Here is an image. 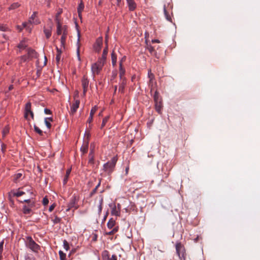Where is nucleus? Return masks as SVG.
<instances>
[{"instance_id":"nucleus-10","label":"nucleus","mask_w":260,"mask_h":260,"mask_svg":"<svg viewBox=\"0 0 260 260\" xmlns=\"http://www.w3.org/2000/svg\"><path fill=\"white\" fill-rule=\"evenodd\" d=\"M80 102L79 100H76L75 102L73 103L71 107V110L70 111V114L71 115H74L76 112L77 109L79 107Z\"/></svg>"},{"instance_id":"nucleus-27","label":"nucleus","mask_w":260,"mask_h":260,"mask_svg":"<svg viewBox=\"0 0 260 260\" xmlns=\"http://www.w3.org/2000/svg\"><path fill=\"white\" fill-rule=\"evenodd\" d=\"M164 11L165 16V17H166V19L168 21H170L171 22H172V18H171V16L167 11L165 7L164 8Z\"/></svg>"},{"instance_id":"nucleus-41","label":"nucleus","mask_w":260,"mask_h":260,"mask_svg":"<svg viewBox=\"0 0 260 260\" xmlns=\"http://www.w3.org/2000/svg\"><path fill=\"white\" fill-rule=\"evenodd\" d=\"M35 131L39 134L40 136L43 135V132L37 126L34 125Z\"/></svg>"},{"instance_id":"nucleus-25","label":"nucleus","mask_w":260,"mask_h":260,"mask_svg":"<svg viewBox=\"0 0 260 260\" xmlns=\"http://www.w3.org/2000/svg\"><path fill=\"white\" fill-rule=\"evenodd\" d=\"M115 224V220L113 218H111L107 223V226L109 229H112Z\"/></svg>"},{"instance_id":"nucleus-1","label":"nucleus","mask_w":260,"mask_h":260,"mask_svg":"<svg viewBox=\"0 0 260 260\" xmlns=\"http://www.w3.org/2000/svg\"><path fill=\"white\" fill-rule=\"evenodd\" d=\"M24 243L25 246L34 252L37 253L40 248V246L30 236L25 237Z\"/></svg>"},{"instance_id":"nucleus-11","label":"nucleus","mask_w":260,"mask_h":260,"mask_svg":"<svg viewBox=\"0 0 260 260\" xmlns=\"http://www.w3.org/2000/svg\"><path fill=\"white\" fill-rule=\"evenodd\" d=\"M103 45V39L102 38H99L94 45V50L95 52H99Z\"/></svg>"},{"instance_id":"nucleus-5","label":"nucleus","mask_w":260,"mask_h":260,"mask_svg":"<svg viewBox=\"0 0 260 260\" xmlns=\"http://www.w3.org/2000/svg\"><path fill=\"white\" fill-rule=\"evenodd\" d=\"M105 63L106 62L98 59L97 62L92 64L91 66V71L92 74L93 75L99 74Z\"/></svg>"},{"instance_id":"nucleus-58","label":"nucleus","mask_w":260,"mask_h":260,"mask_svg":"<svg viewBox=\"0 0 260 260\" xmlns=\"http://www.w3.org/2000/svg\"><path fill=\"white\" fill-rule=\"evenodd\" d=\"M17 28L19 31H21L23 28H25L24 27H23V25L22 27L19 25H17Z\"/></svg>"},{"instance_id":"nucleus-15","label":"nucleus","mask_w":260,"mask_h":260,"mask_svg":"<svg viewBox=\"0 0 260 260\" xmlns=\"http://www.w3.org/2000/svg\"><path fill=\"white\" fill-rule=\"evenodd\" d=\"M68 31L63 29V34L62 35L60 38L61 46L64 48L66 41L67 37Z\"/></svg>"},{"instance_id":"nucleus-45","label":"nucleus","mask_w":260,"mask_h":260,"mask_svg":"<svg viewBox=\"0 0 260 260\" xmlns=\"http://www.w3.org/2000/svg\"><path fill=\"white\" fill-rule=\"evenodd\" d=\"M97 107L96 106H94V107H93L91 111H90V115L91 116H93L94 113L96 112V110H97Z\"/></svg>"},{"instance_id":"nucleus-22","label":"nucleus","mask_w":260,"mask_h":260,"mask_svg":"<svg viewBox=\"0 0 260 260\" xmlns=\"http://www.w3.org/2000/svg\"><path fill=\"white\" fill-rule=\"evenodd\" d=\"M125 71L124 68L122 67V65L121 64V62L119 63V76L121 79H123V78H125L124 77L125 75Z\"/></svg>"},{"instance_id":"nucleus-36","label":"nucleus","mask_w":260,"mask_h":260,"mask_svg":"<svg viewBox=\"0 0 260 260\" xmlns=\"http://www.w3.org/2000/svg\"><path fill=\"white\" fill-rule=\"evenodd\" d=\"M84 8V5L82 1L81 2L80 4L79 5L78 8H77V11L78 12H82Z\"/></svg>"},{"instance_id":"nucleus-60","label":"nucleus","mask_w":260,"mask_h":260,"mask_svg":"<svg viewBox=\"0 0 260 260\" xmlns=\"http://www.w3.org/2000/svg\"><path fill=\"white\" fill-rule=\"evenodd\" d=\"M125 59H126V57H125V56H123V57L121 58V59L120 60V62H121V64H122V62H123V61H124L125 60Z\"/></svg>"},{"instance_id":"nucleus-8","label":"nucleus","mask_w":260,"mask_h":260,"mask_svg":"<svg viewBox=\"0 0 260 260\" xmlns=\"http://www.w3.org/2000/svg\"><path fill=\"white\" fill-rule=\"evenodd\" d=\"M82 86L83 88V94L85 96L88 89L89 81L85 76H84L82 79Z\"/></svg>"},{"instance_id":"nucleus-49","label":"nucleus","mask_w":260,"mask_h":260,"mask_svg":"<svg viewBox=\"0 0 260 260\" xmlns=\"http://www.w3.org/2000/svg\"><path fill=\"white\" fill-rule=\"evenodd\" d=\"M89 162L91 164L93 163V156L91 152H90L89 154Z\"/></svg>"},{"instance_id":"nucleus-13","label":"nucleus","mask_w":260,"mask_h":260,"mask_svg":"<svg viewBox=\"0 0 260 260\" xmlns=\"http://www.w3.org/2000/svg\"><path fill=\"white\" fill-rule=\"evenodd\" d=\"M27 57L29 59H32L34 58H37L38 57V53L36 51L31 48H29L27 50Z\"/></svg>"},{"instance_id":"nucleus-50","label":"nucleus","mask_w":260,"mask_h":260,"mask_svg":"<svg viewBox=\"0 0 260 260\" xmlns=\"http://www.w3.org/2000/svg\"><path fill=\"white\" fill-rule=\"evenodd\" d=\"M45 123L46 126L48 128H50V127L51 126V124L50 122L49 121H48V118L45 119Z\"/></svg>"},{"instance_id":"nucleus-3","label":"nucleus","mask_w":260,"mask_h":260,"mask_svg":"<svg viewBox=\"0 0 260 260\" xmlns=\"http://www.w3.org/2000/svg\"><path fill=\"white\" fill-rule=\"evenodd\" d=\"M117 161L116 157H113L110 161L105 164L104 165V170L108 174H111L114 170L115 165Z\"/></svg>"},{"instance_id":"nucleus-48","label":"nucleus","mask_w":260,"mask_h":260,"mask_svg":"<svg viewBox=\"0 0 260 260\" xmlns=\"http://www.w3.org/2000/svg\"><path fill=\"white\" fill-rule=\"evenodd\" d=\"M25 191L28 193H29L30 196H34V193L32 191V187L29 186L27 189H25Z\"/></svg>"},{"instance_id":"nucleus-53","label":"nucleus","mask_w":260,"mask_h":260,"mask_svg":"<svg viewBox=\"0 0 260 260\" xmlns=\"http://www.w3.org/2000/svg\"><path fill=\"white\" fill-rule=\"evenodd\" d=\"M148 77L150 79V82H152V80L154 78V75L153 74L151 73L150 72L148 73Z\"/></svg>"},{"instance_id":"nucleus-16","label":"nucleus","mask_w":260,"mask_h":260,"mask_svg":"<svg viewBox=\"0 0 260 260\" xmlns=\"http://www.w3.org/2000/svg\"><path fill=\"white\" fill-rule=\"evenodd\" d=\"M80 32L79 31H78V40H77V55L78 59L79 61L81 60V58H80Z\"/></svg>"},{"instance_id":"nucleus-43","label":"nucleus","mask_w":260,"mask_h":260,"mask_svg":"<svg viewBox=\"0 0 260 260\" xmlns=\"http://www.w3.org/2000/svg\"><path fill=\"white\" fill-rule=\"evenodd\" d=\"M30 110H31V103L30 102H28L25 105V111H30Z\"/></svg>"},{"instance_id":"nucleus-47","label":"nucleus","mask_w":260,"mask_h":260,"mask_svg":"<svg viewBox=\"0 0 260 260\" xmlns=\"http://www.w3.org/2000/svg\"><path fill=\"white\" fill-rule=\"evenodd\" d=\"M63 247L66 250H68L69 249V245L66 240L63 241Z\"/></svg>"},{"instance_id":"nucleus-30","label":"nucleus","mask_w":260,"mask_h":260,"mask_svg":"<svg viewBox=\"0 0 260 260\" xmlns=\"http://www.w3.org/2000/svg\"><path fill=\"white\" fill-rule=\"evenodd\" d=\"M22 176V174L21 173H18L16 174L14 176V181L15 182H19L20 179Z\"/></svg>"},{"instance_id":"nucleus-7","label":"nucleus","mask_w":260,"mask_h":260,"mask_svg":"<svg viewBox=\"0 0 260 260\" xmlns=\"http://www.w3.org/2000/svg\"><path fill=\"white\" fill-rule=\"evenodd\" d=\"M55 21L57 23L56 33L57 35L63 34V29H65L66 31H68V28L67 25H62L60 23L59 19H58L57 17H56Z\"/></svg>"},{"instance_id":"nucleus-52","label":"nucleus","mask_w":260,"mask_h":260,"mask_svg":"<svg viewBox=\"0 0 260 260\" xmlns=\"http://www.w3.org/2000/svg\"><path fill=\"white\" fill-rule=\"evenodd\" d=\"M7 29V27L5 25L0 24V30L6 31Z\"/></svg>"},{"instance_id":"nucleus-33","label":"nucleus","mask_w":260,"mask_h":260,"mask_svg":"<svg viewBox=\"0 0 260 260\" xmlns=\"http://www.w3.org/2000/svg\"><path fill=\"white\" fill-rule=\"evenodd\" d=\"M20 6V4L18 3H14L12 4L10 7L9 8V10H14Z\"/></svg>"},{"instance_id":"nucleus-42","label":"nucleus","mask_w":260,"mask_h":260,"mask_svg":"<svg viewBox=\"0 0 260 260\" xmlns=\"http://www.w3.org/2000/svg\"><path fill=\"white\" fill-rule=\"evenodd\" d=\"M103 203V199L102 198L99 202V212L100 213L102 212V205Z\"/></svg>"},{"instance_id":"nucleus-46","label":"nucleus","mask_w":260,"mask_h":260,"mask_svg":"<svg viewBox=\"0 0 260 260\" xmlns=\"http://www.w3.org/2000/svg\"><path fill=\"white\" fill-rule=\"evenodd\" d=\"M42 203L44 206H46L48 204L49 200L48 199V198L46 197H45L43 198V201H42Z\"/></svg>"},{"instance_id":"nucleus-17","label":"nucleus","mask_w":260,"mask_h":260,"mask_svg":"<svg viewBox=\"0 0 260 260\" xmlns=\"http://www.w3.org/2000/svg\"><path fill=\"white\" fill-rule=\"evenodd\" d=\"M129 10L134 11L136 8V4L134 0H126Z\"/></svg>"},{"instance_id":"nucleus-24","label":"nucleus","mask_w":260,"mask_h":260,"mask_svg":"<svg viewBox=\"0 0 260 260\" xmlns=\"http://www.w3.org/2000/svg\"><path fill=\"white\" fill-rule=\"evenodd\" d=\"M146 48L148 50L151 55H155L156 54V52L154 50V47L151 45L147 44Z\"/></svg>"},{"instance_id":"nucleus-51","label":"nucleus","mask_w":260,"mask_h":260,"mask_svg":"<svg viewBox=\"0 0 260 260\" xmlns=\"http://www.w3.org/2000/svg\"><path fill=\"white\" fill-rule=\"evenodd\" d=\"M60 58H61L60 52H59L58 53H57L56 54V58H55L57 63H58L59 62Z\"/></svg>"},{"instance_id":"nucleus-54","label":"nucleus","mask_w":260,"mask_h":260,"mask_svg":"<svg viewBox=\"0 0 260 260\" xmlns=\"http://www.w3.org/2000/svg\"><path fill=\"white\" fill-rule=\"evenodd\" d=\"M3 245H4V241H2L0 243V253H2L3 251Z\"/></svg>"},{"instance_id":"nucleus-38","label":"nucleus","mask_w":260,"mask_h":260,"mask_svg":"<svg viewBox=\"0 0 260 260\" xmlns=\"http://www.w3.org/2000/svg\"><path fill=\"white\" fill-rule=\"evenodd\" d=\"M28 114H30L32 119H34V113L31 110H30V111H25L24 117L25 118H27V116H28Z\"/></svg>"},{"instance_id":"nucleus-26","label":"nucleus","mask_w":260,"mask_h":260,"mask_svg":"<svg viewBox=\"0 0 260 260\" xmlns=\"http://www.w3.org/2000/svg\"><path fill=\"white\" fill-rule=\"evenodd\" d=\"M10 131V127L9 125L5 126L2 131L3 137L4 138L9 133Z\"/></svg>"},{"instance_id":"nucleus-9","label":"nucleus","mask_w":260,"mask_h":260,"mask_svg":"<svg viewBox=\"0 0 260 260\" xmlns=\"http://www.w3.org/2000/svg\"><path fill=\"white\" fill-rule=\"evenodd\" d=\"M102 257L103 260H117V256L115 254H113L111 256L109 251L107 250H105L103 252Z\"/></svg>"},{"instance_id":"nucleus-2","label":"nucleus","mask_w":260,"mask_h":260,"mask_svg":"<svg viewBox=\"0 0 260 260\" xmlns=\"http://www.w3.org/2000/svg\"><path fill=\"white\" fill-rule=\"evenodd\" d=\"M21 203H26L28 205H24L22 206V212L24 214H29L32 211V208L36 206V201L34 199H27L24 200L23 201H20Z\"/></svg>"},{"instance_id":"nucleus-32","label":"nucleus","mask_w":260,"mask_h":260,"mask_svg":"<svg viewBox=\"0 0 260 260\" xmlns=\"http://www.w3.org/2000/svg\"><path fill=\"white\" fill-rule=\"evenodd\" d=\"M25 194V191L18 190L17 192L13 193V196L19 197Z\"/></svg>"},{"instance_id":"nucleus-37","label":"nucleus","mask_w":260,"mask_h":260,"mask_svg":"<svg viewBox=\"0 0 260 260\" xmlns=\"http://www.w3.org/2000/svg\"><path fill=\"white\" fill-rule=\"evenodd\" d=\"M59 255L60 260H66V254L63 252V251L60 250L59 251Z\"/></svg>"},{"instance_id":"nucleus-23","label":"nucleus","mask_w":260,"mask_h":260,"mask_svg":"<svg viewBox=\"0 0 260 260\" xmlns=\"http://www.w3.org/2000/svg\"><path fill=\"white\" fill-rule=\"evenodd\" d=\"M71 169H68L66 171V175H65L63 180V183L64 185H65L67 183V181L68 180V178L71 173Z\"/></svg>"},{"instance_id":"nucleus-61","label":"nucleus","mask_w":260,"mask_h":260,"mask_svg":"<svg viewBox=\"0 0 260 260\" xmlns=\"http://www.w3.org/2000/svg\"><path fill=\"white\" fill-rule=\"evenodd\" d=\"M96 190H97V189L94 188V189H93V190L91 192V195H92L94 193H95L96 192Z\"/></svg>"},{"instance_id":"nucleus-6","label":"nucleus","mask_w":260,"mask_h":260,"mask_svg":"<svg viewBox=\"0 0 260 260\" xmlns=\"http://www.w3.org/2000/svg\"><path fill=\"white\" fill-rule=\"evenodd\" d=\"M176 250L179 258L182 260H185V249L184 246L180 243H178L176 245Z\"/></svg>"},{"instance_id":"nucleus-40","label":"nucleus","mask_w":260,"mask_h":260,"mask_svg":"<svg viewBox=\"0 0 260 260\" xmlns=\"http://www.w3.org/2000/svg\"><path fill=\"white\" fill-rule=\"evenodd\" d=\"M28 57L27 55H23V56H21L20 57V63H22V62H25L27 61V60L28 59Z\"/></svg>"},{"instance_id":"nucleus-28","label":"nucleus","mask_w":260,"mask_h":260,"mask_svg":"<svg viewBox=\"0 0 260 260\" xmlns=\"http://www.w3.org/2000/svg\"><path fill=\"white\" fill-rule=\"evenodd\" d=\"M155 107L156 111L158 113H161V108H162L161 102H157V103H155Z\"/></svg>"},{"instance_id":"nucleus-62","label":"nucleus","mask_w":260,"mask_h":260,"mask_svg":"<svg viewBox=\"0 0 260 260\" xmlns=\"http://www.w3.org/2000/svg\"><path fill=\"white\" fill-rule=\"evenodd\" d=\"M101 179H100V180H99V183L98 184V185L96 186V187H95V188L98 189V187L100 186V185H101Z\"/></svg>"},{"instance_id":"nucleus-20","label":"nucleus","mask_w":260,"mask_h":260,"mask_svg":"<svg viewBox=\"0 0 260 260\" xmlns=\"http://www.w3.org/2000/svg\"><path fill=\"white\" fill-rule=\"evenodd\" d=\"M27 46V44L26 43L25 40H23L18 45L17 47L19 49V51H20L21 50L25 49Z\"/></svg>"},{"instance_id":"nucleus-34","label":"nucleus","mask_w":260,"mask_h":260,"mask_svg":"<svg viewBox=\"0 0 260 260\" xmlns=\"http://www.w3.org/2000/svg\"><path fill=\"white\" fill-rule=\"evenodd\" d=\"M154 101L155 103L160 102L159 93L157 91H155L154 95Z\"/></svg>"},{"instance_id":"nucleus-19","label":"nucleus","mask_w":260,"mask_h":260,"mask_svg":"<svg viewBox=\"0 0 260 260\" xmlns=\"http://www.w3.org/2000/svg\"><path fill=\"white\" fill-rule=\"evenodd\" d=\"M120 214V209H117L116 206L115 205H114V206L112 208L111 214L112 215L119 216Z\"/></svg>"},{"instance_id":"nucleus-21","label":"nucleus","mask_w":260,"mask_h":260,"mask_svg":"<svg viewBox=\"0 0 260 260\" xmlns=\"http://www.w3.org/2000/svg\"><path fill=\"white\" fill-rule=\"evenodd\" d=\"M121 83L119 85V91L123 93L124 92L125 85L126 84V78H123V79H121Z\"/></svg>"},{"instance_id":"nucleus-18","label":"nucleus","mask_w":260,"mask_h":260,"mask_svg":"<svg viewBox=\"0 0 260 260\" xmlns=\"http://www.w3.org/2000/svg\"><path fill=\"white\" fill-rule=\"evenodd\" d=\"M44 32L47 39H49L52 34V26H50L49 28H44Z\"/></svg>"},{"instance_id":"nucleus-31","label":"nucleus","mask_w":260,"mask_h":260,"mask_svg":"<svg viewBox=\"0 0 260 260\" xmlns=\"http://www.w3.org/2000/svg\"><path fill=\"white\" fill-rule=\"evenodd\" d=\"M111 59L112 65L115 66L116 64L117 56L114 52H113L111 54Z\"/></svg>"},{"instance_id":"nucleus-57","label":"nucleus","mask_w":260,"mask_h":260,"mask_svg":"<svg viewBox=\"0 0 260 260\" xmlns=\"http://www.w3.org/2000/svg\"><path fill=\"white\" fill-rule=\"evenodd\" d=\"M54 207H55V205H51L49 208V211L52 212L53 210V209H54Z\"/></svg>"},{"instance_id":"nucleus-12","label":"nucleus","mask_w":260,"mask_h":260,"mask_svg":"<svg viewBox=\"0 0 260 260\" xmlns=\"http://www.w3.org/2000/svg\"><path fill=\"white\" fill-rule=\"evenodd\" d=\"M107 41H108L107 39H106V46L105 47V48H104V49L103 50L102 56L98 59L104 62H106L107 56V54H108V52Z\"/></svg>"},{"instance_id":"nucleus-35","label":"nucleus","mask_w":260,"mask_h":260,"mask_svg":"<svg viewBox=\"0 0 260 260\" xmlns=\"http://www.w3.org/2000/svg\"><path fill=\"white\" fill-rule=\"evenodd\" d=\"M109 116H106L103 119L102 123L101 126V129H102L105 126L106 124L109 120Z\"/></svg>"},{"instance_id":"nucleus-59","label":"nucleus","mask_w":260,"mask_h":260,"mask_svg":"<svg viewBox=\"0 0 260 260\" xmlns=\"http://www.w3.org/2000/svg\"><path fill=\"white\" fill-rule=\"evenodd\" d=\"M160 41L159 40H157V39H154V40H152V43H159Z\"/></svg>"},{"instance_id":"nucleus-29","label":"nucleus","mask_w":260,"mask_h":260,"mask_svg":"<svg viewBox=\"0 0 260 260\" xmlns=\"http://www.w3.org/2000/svg\"><path fill=\"white\" fill-rule=\"evenodd\" d=\"M88 148V142H87L86 144H84L81 147V151L82 152L83 154L86 153L87 152Z\"/></svg>"},{"instance_id":"nucleus-4","label":"nucleus","mask_w":260,"mask_h":260,"mask_svg":"<svg viewBox=\"0 0 260 260\" xmlns=\"http://www.w3.org/2000/svg\"><path fill=\"white\" fill-rule=\"evenodd\" d=\"M36 15L37 13L36 12H34L31 17L29 18L28 21L23 23V27L25 28V29L29 31H30L31 29L32 24H37L40 23L39 21L35 19Z\"/></svg>"},{"instance_id":"nucleus-55","label":"nucleus","mask_w":260,"mask_h":260,"mask_svg":"<svg viewBox=\"0 0 260 260\" xmlns=\"http://www.w3.org/2000/svg\"><path fill=\"white\" fill-rule=\"evenodd\" d=\"M44 112L46 114H51V111L49 109H47V108L45 109Z\"/></svg>"},{"instance_id":"nucleus-64","label":"nucleus","mask_w":260,"mask_h":260,"mask_svg":"<svg viewBox=\"0 0 260 260\" xmlns=\"http://www.w3.org/2000/svg\"><path fill=\"white\" fill-rule=\"evenodd\" d=\"M13 89V85H11L9 87V90H11L12 89Z\"/></svg>"},{"instance_id":"nucleus-63","label":"nucleus","mask_w":260,"mask_h":260,"mask_svg":"<svg viewBox=\"0 0 260 260\" xmlns=\"http://www.w3.org/2000/svg\"><path fill=\"white\" fill-rule=\"evenodd\" d=\"M117 209H119L120 210H121V205L119 203L117 204V205L116 206Z\"/></svg>"},{"instance_id":"nucleus-44","label":"nucleus","mask_w":260,"mask_h":260,"mask_svg":"<svg viewBox=\"0 0 260 260\" xmlns=\"http://www.w3.org/2000/svg\"><path fill=\"white\" fill-rule=\"evenodd\" d=\"M117 231H118V228L117 227L114 228L111 231H110L108 233H106V235H113L115 233H116L117 232Z\"/></svg>"},{"instance_id":"nucleus-39","label":"nucleus","mask_w":260,"mask_h":260,"mask_svg":"<svg viewBox=\"0 0 260 260\" xmlns=\"http://www.w3.org/2000/svg\"><path fill=\"white\" fill-rule=\"evenodd\" d=\"M52 221L54 224L59 223L61 221V218L57 216H54V218L52 219Z\"/></svg>"},{"instance_id":"nucleus-56","label":"nucleus","mask_w":260,"mask_h":260,"mask_svg":"<svg viewBox=\"0 0 260 260\" xmlns=\"http://www.w3.org/2000/svg\"><path fill=\"white\" fill-rule=\"evenodd\" d=\"M93 120V116H91L90 115L88 120H87V122L89 123H90Z\"/></svg>"},{"instance_id":"nucleus-14","label":"nucleus","mask_w":260,"mask_h":260,"mask_svg":"<svg viewBox=\"0 0 260 260\" xmlns=\"http://www.w3.org/2000/svg\"><path fill=\"white\" fill-rule=\"evenodd\" d=\"M76 198L74 197L72 198L70 202L69 203L68 205V209H67V211H69L72 208H74L75 209H76L77 208V207L76 206Z\"/></svg>"}]
</instances>
